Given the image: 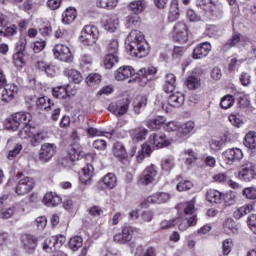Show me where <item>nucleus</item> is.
Segmentation results:
<instances>
[{
  "label": "nucleus",
  "instance_id": "7c9ffc66",
  "mask_svg": "<svg viewBox=\"0 0 256 256\" xmlns=\"http://www.w3.org/2000/svg\"><path fill=\"white\" fill-rule=\"evenodd\" d=\"M206 200L209 201V203L221 205V203H223V194L217 190H209L206 193Z\"/></svg>",
  "mask_w": 256,
  "mask_h": 256
},
{
  "label": "nucleus",
  "instance_id": "e433bc0d",
  "mask_svg": "<svg viewBox=\"0 0 256 256\" xmlns=\"http://www.w3.org/2000/svg\"><path fill=\"white\" fill-rule=\"evenodd\" d=\"M243 143L248 149H256V133L253 131L248 132L244 137Z\"/></svg>",
  "mask_w": 256,
  "mask_h": 256
},
{
  "label": "nucleus",
  "instance_id": "393cba45",
  "mask_svg": "<svg viewBox=\"0 0 256 256\" xmlns=\"http://www.w3.org/2000/svg\"><path fill=\"white\" fill-rule=\"evenodd\" d=\"M112 153L118 161H123L127 158V150H125V146L121 142L114 143Z\"/></svg>",
  "mask_w": 256,
  "mask_h": 256
},
{
  "label": "nucleus",
  "instance_id": "3c124183",
  "mask_svg": "<svg viewBox=\"0 0 256 256\" xmlns=\"http://www.w3.org/2000/svg\"><path fill=\"white\" fill-rule=\"evenodd\" d=\"M69 247L72 249V251L81 249V247H83V238L81 236H75L71 238L69 241Z\"/></svg>",
  "mask_w": 256,
  "mask_h": 256
},
{
  "label": "nucleus",
  "instance_id": "473e14b6",
  "mask_svg": "<svg viewBox=\"0 0 256 256\" xmlns=\"http://www.w3.org/2000/svg\"><path fill=\"white\" fill-rule=\"evenodd\" d=\"M119 27V18L116 16L109 17L104 22L105 31H109V33H115Z\"/></svg>",
  "mask_w": 256,
  "mask_h": 256
},
{
  "label": "nucleus",
  "instance_id": "de8ad7c7",
  "mask_svg": "<svg viewBox=\"0 0 256 256\" xmlns=\"http://www.w3.org/2000/svg\"><path fill=\"white\" fill-rule=\"evenodd\" d=\"M65 241H67V238H65L64 235L52 236L49 238V243L53 244L54 249H59L60 247H63Z\"/></svg>",
  "mask_w": 256,
  "mask_h": 256
},
{
  "label": "nucleus",
  "instance_id": "c85d7f7f",
  "mask_svg": "<svg viewBox=\"0 0 256 256\" xmlns=\"http://www.w3.org/2000/svg\"><path fill=\"white\" fill-rule=\"evenodd\" d=\"M145 7H147V4L144 0H135L129 3L128 9L133 13L134 15H139V13H143L145 11Z\"/></svg>",
  "mask_w": 256,
  "mask_h": 256
},
{
  "label": "nucleus",
  "instance_id": "0e129e2a",
  "mask_svg": "<svg viewBox=\"0 0 256 256\" xmlns=\"http://www.w3.org/2000/svg\"><path fill=\"white\" fill-rule=\"evenodd\" d=\"M184 89H187L190 93L193 91V72H190L184 81Z\"/></svg>",
  "mask_w": 256,
  "mask_h": 256
},
{
  "label": "nucleus",
  "instance_id": "dca6fc26",
  "mask_svg": "<svg viewBox=\"0 0 256 256\" xmlns=\"http://www.w3.org/2000/svg\"><path fill=\"white\" fill-rule=\"evenodd\" d=\"M222 157H224L228 163H235V161H241V159H243V151L239 148H230L223 152Z\"/></svg>",
  "mask_w": 256,
  "mask_h": 256
},
{
  "label": "nucleus",
  "instance_id": "c03bdc74",
  "mask_svg": "<svg viewBox=\"0 0 256 256\" xmlns=\"http://www.w3.org/2000/svg\"><path fill=\"white\" fill-rule=\"evenodd\" d=\"M116 63H119V57H117V54H107L105 56L104 67L106 69H113Z\"/></svg>",
  "mask_w": 256,
  "mask_h": 256
},
{
  "label": "nucleus",
  "instance_id": "b1692460",
  "mask_svg": "<svg viewBox=\"0 0 256 256\" xmlns=\"http://www.w3.org/2000/svg\"><path fill=\"white\" fill-rule=\"evenodd\" d=\"M171 199V196H169V193L165 192H157L153 194L152 196H149L147 198L148 203H158V205H161L163 203H167Z\"/></svg>",
  "mask_w": 256,
  "mask_h": 256
},
{
  "label": "nucleus",
  "instance_id": "603ef678",
  "mask_svg": "<svg viewBox=\"0 0 256 256\" xmlns=\"http://www.w3.org/2000/svg\"><path fill=\"white\" fill-rule=\"evenodd\" d=\"M222 201H224L227 206L235 205V203H237V194L235 192L223 194Z\"/></svg>",
  "mask_w": 256,
  "mask_h": 256
},
{
  "label": "nucleus",
  "instance_id": "58836bf2",
  "mask_svg": "<svg viewBox=\"0 0 256 256\" xmlns=\"http://www.w3.org/2000/svg\"><path fill=\"white\" fill-rule=\"evenodd\" d=\"M45 140V133L43 131H37L35 130L30 138V144L32 147H38V145H41L42 141Z\"/></svg>",
  "mask_w": 256,
  "mask_h": 256
},
{
  "label": "nucleus",
  "instance_id": "4c0bfd02",
  "mask_svg": "<svg viewBox=\"0 0 256 256\" xmlns=\"http://www.w3.org/2000/svg\"><path fill=\"white\" fill-rule=\"evenodd\" d=\"M147 133H149V130L140 127L132 130L131 137L134 141H143L147 137Z\"/></svg>",
  "mask_w": 256,
  "mask_h": 256
},
{
  "label": "nucleus",
  "instance_id": "4be33fe9",
  "mask_svg": "<svg viewBox=\"0 0 256 256\" xmlns=\"http://www.w3.org/2000/svg\"><path fill=\"white\" fill-rule=\"evenodd\" d=\"M185 103V94L181 92H175L172 95L168 97L167 104L169 107H174L175 109H178V107H181Z\"/></svg>",
  "mask_w": 256,
  "mask_h": 256
},
{
  "label": "nucleus",
  "instance_id": "a211bd4d",
  "mask_svg": "<svg viewBox=\"0 0 256 256\" xmlns=\"http://www.w3.org/2000/svg\"><path fill=\"white\" fill-rule=\"evenodd\" d=\"M249 38L245 36H241L239 33H234L230 39L224 44L223 49L224 51H229L232 47H237L239 43H247Z\"/></svg>",
  "mask_w": 256,
  "mask_h": 256
},
{
  "label": "nucleus",
  "instance_id": "6ab92c4d",
  "mask_svg": "<svg viewBox=\"0 0 256 256\" xmlns=\"http://www.w3.org/2000/svg\"><path fill=\"white\" fill-rule=\"evenodd\" d=\"M177 83V77H175V74L173 73H166L164 75V85L163 89L165 93H173L175 91V87Z\"/></svg>",
  "mask_w": 256,
  "mask_h": 256
},
{
  "label": "nucleus",
  "instance_id": "f8f14e48",
  "mask_svg": "<svg viewBox=\"0 0 256 256\" xmlns=\"http://www.w3.org/2000/svg\"><path fill=\"white\" fill-rule=\"evenodd\" d=\"M116 81H125L132 77L134 81H137V73L131 66H122L118 68L114 73Z\"/></svg>",
  "mask_w": 256,
  "mask_h": 256
},
{
  "label": "nucleus",
  "instance_id": "4468645a",
  "mask_svg": "<svg viewBox=\"0 0 256 256\" xmlns=\"http://www.w3.org/2000/svg\"><path fill=\"white\" fill-rule=\"evenodd\" d=\"M117 185V176L113 173H108L102 180H100L96 187L100 191H105V189H114Z\"/></svg>",
  "mask_w": 256,
  "mask_h": 256
},
{
  "label": "nucleus",
  "instance_id": "69168bd1",
  "mask_svg": "<svg viewBox=\"0 0 256 256\" xmlns=\"http://www.w3.org/2000/svg\"><path fill=\"white\" fill-rule=\"evenodd\" d=\"M38 231H43L47 227V217L40 216L35 220Z\"/></svg>",
  "mask_w": 256,
  "mask_h": 256
},
{
  "label": "nucleus",
  "instance_id": "ea45409f",
  "mask_svg": "<svg viewBox=\"0 0 256 256\" xmlns=\"http://www.w3.org/2000/svg\"><path fill=\"white\" fill-rule=\"evenodd\" d=\"M36 106L39 107V109H44V111H47V109L55 107V104L51 102V99L44 96L36 100Z\"/></svg>",
  "mask_w": 256,
  "mask_h": 256
},
{
  "label": "nucleus",
  "instance_id": "c9c22d12",
  "mask_svg": "<svg viewBox=\"0 0 256 256\" xmlns=\"http://www.w3.org/2000/svg\"><path fill=\"white\" fill-rule=\"evenodd\" d=\"M23 128L19 131L18 135L20 139H31L35 133V127H31L29 123L22 124Z\"/></svg>",
  "mask_w": 256,
  "mask_h": 256
},
{
  "label": "nucleus",
  "instance_id": "e2e57ef3",
  "mask_svg": "<svg viewBox=\"0 0 256 256\" xmlns=\"http://www.w3.org/2000/svg\"><path fill=\"white\" fill-rule=\"evenodd\" d=\"M193 187V183L191 181L184 180L177 184L176 189L177 191H189Z\"/></svg>",
  "mask_w": 256,
  "mask_h": 256
},
{
  "label": "nucleus",
  "instance_id": "a19ab883",
  "mask_svg": "<svg viewBox=\"0 0 256 256\" xmlns=\"http://www.w3.org/2000/svg\"><path fill=\"white\" fill-rule=\"evenodd\" d=\"M139 25H141V17H139V14H132L126 18V27L128 29L139 27Z\"/></svg>",
  "mask_w": 256,
  "mask_h": 256
},
{
  "label": "nucleus",
  "instance_id": "a18cd8bd",
  "mask_svg": "<svg viewBox=\"0 0 256 256\" xmlns=\"http://www.w3.org/2000/svg\"><path fill=\"white\" fill-rule=\"evenodd\" d=\"M119 0H97L96 5L100 9H115Z\"/></svg>",
  "mask_w": 256,
  "mask_h": 256
},
{
  "label": "nucleus",
  "instance_id": "338daca9",
  "mask_svg": "<svg viewBox=\"0 0 256 256\" xmlns=\"http://www.w3.org/2000/svg\"><path fill=\"white\" fill-rule=\"evenodd\" d=\"M243 195L246 199L255 200L256 199V189L253 187L245 188L243 190Z\"/></svg>",
  "mask_w": 256,
  "mask_h": 256
},
{
  "label": "nucleus",
  "instance_id": "864d4df0",
  "mask_svg": "<svg viewBox=\"0 0 256 256\" xmlns=\"http://www.w3.org/2000/svg\"><path fill=\"white\" fill-rule=\"evenodd\" d=\"M52 95L56 99H65V97L67 96V87L57 86V87L53 88Z\"/></svg>",
  "mask_w": 256,
  "mask_h": 256
},
{
  "label": "nucleus",
  "instance_id": "423d86ee",
  "mask_svg": "<svg viewBox=\"0 0 256 256\" xmlns=\"http://www.w3.org/2000/svg\"><path fill=\"white\" fill-rule=\"evenodd\" d=\"M155 75H157V68H142L136 73V81L139 83L140 87H145L148 81L155 79Z\"/></svg>",
  "mask_w": 256,
  "mask_h": 256
},
{
  "label": "nucleus",
  "instance_id": "774afa93",
  "mask_svg": "<svg viewBox=\"0 0 256 256\" xmlns=\"http://www.w3.org/2000/svg\"><path fill=\"white\" fill-rule=\"evenodd\" d=\"M248 226L251 229V231H253V233L256 235V214H252L249 218H248Z\"/></svg>",
  "mask_w": 256,
  "mask_h": 256
},
{
  "label": "nucleus",
  "instance_id": "6e6d98bb",
  "mask_svg": "<svg viewBox=\"0 0 256 256\" xmlns=\"http://www.w3.org/2000/svg\"><path fill=\"white\" fill-rule=\"evenodd\" d=\"M161 167L163 171H171L175 167V158L169 156L161 161Z\"/></svg>",
  "mask_w": 256,
  "mask_h": 256
},
{
  "label": "nucleus",
  "instance_id": "7ed1b4c3",
  "mask_svg": "<svg viewBox=\"0 0 256 256\" xmlns=\"http://www.w3.org/2000/svg\"><path fill=\"white\" fill-rule=\"evenodd\" d=\"M31 114L27 112H18L12 114L5 120V128L8 131H17L21 125H27V123L31 122Z\"/></svg>",
  "mask_w": 256,
  "mask_h": 256
},
{
  "label": "nucleus",
  "instance_id": "8fccbe9b",
  "mask_svg": "<svg viewBox=\"0 0 256 256\" xmlns=\"http://www.w3.org/2000/svg\"><path fill=\"white\" fill-rule=\"evenodd\" d=\"M181 159L185 165L188 167H191L193 165V150L192 149H187L184 150L181 154Z\"/></svg>",
  "mask_w": 256,
  "mask_h": 256
},
{
  "label": "nucleus",
  "instance_id": "9b49d317",
  "mask_svg": "<svg viewBox=\"0 0 256 256\" xmlns=\"http://www.w3.org/2000/svg\"><path fill=\"white\" fill-rule=\"evenodd\" d=\"M239 177L242 181H246L247 183L256 181L255 165L251 162L242 165L239 171Z\"/></svg>",
  "mask_w": 256,
  "mask_h": 256
},
{
  "label": "nucleus",
  "instance_id": "0eeeda50",
  "mask_svg": "<svg viewBox=\"0 0 256 256\" xmlns=\"http://www.w3.org/2000/svg\"><path fill=\"white\" fill-rule=\"evenodd\" d=\"M32 189H35V179L26 176L18 181L15 187V193L16 195L23 196L31 193Z\"/></svg>",
  "mask_w": 256,
  "mask_h": 256
},
{
  "label": "nucleus",
  "instance_id": "ddd939ff",
  "mask_svg": "<svg viewBox=\"0 0 256 256\" xmlns=\"http://www.w3.org/2000/svg\"><path fill=\"white\" fill-rule=\"evenodd\" d=\"M149 143L156 149H163V147H169V145H171V142H169L167 136L163 132L150 135Z\"/></svg>",
  "mask_w": 256,
  "mask_h": 256
},
{
  "label": "nucleus",
  "instance_id": "5701e85b",
  "mask_svg": "<svg viewBox=\"0 0 256 256\" xmlns=\"http://www.w3.org/2000/svg\"><path fill=\"white\" fill-rule=\"evenodd\" d=\"M95 169L93 168V165L88 164L86 165L80 174V182L83 185H89L93 179V172Z\"/></svg>",
  "mask_w": 256,
  "mask_h": 256
},
{
  "label": "nucleus",
  "instance_id": "c756f323",
  "mask_svg": "<svg viewBox=\"0 0 256 256\" xmlns=\"http://www.w3.org/2000/svg\"><path fill=\"white\" fill-rule=\"evenodd\" d=\"M179 4L177 0H172L170 3V9L168 13V21L169 23H175L179 19Z\"/></svg>",
  "mask_w": 256,
  "mask_h": 256
},
{
  "label": "nucleus",
  "instance_id": "aec40b11",
  "mask_svg": "<svg viewBox=\"0 0 256 256\" xmlns=\"http://www.w3.org/2000/svg\"><path fill=\"white\" fill-rule=\"evenodd\" d=\"M5 25V15L0 12V41L3 39V37H13L15 33H17V26L12 25L9 26L3 31L1 27Z\"/></svg>",
  "mask_w": 256,
  "mask_h": 256
},
{
  "label": "nucleus",
  "instance_id": "1a4fd4ad",
  "mask_svg": "<svg viewBox=\"0 0 256 256\" xmlns=\"http://www.w3.org/2000/svg\"><path fill=\"white\" fill-rule=\"evenodd\" d=\"M188 39L189 34L187 32V24L178 22L177 25H175L173 28L172 40L175 43H187Z\"/></svg>",
  "mask_w": 256,
  "mask_h": 256
},
{
  "label": "nucleus",
  "instance_id": "052dcab7",
  "mask_svg": "<svg viewBox=\"0 0 256 256\" xmlns=\"http://www.w3.org/2000/svg\"><path fill=\"white\" fill-rule=\"evenodd\" d=\"M39 32L40 34L43 36V37H49V35L51 33H53V28L51 27V23L47 22V23H44L40 29H39Z\"/></svg>",
  "mask_w": 256,
  "mask_h": 256
},
{
  "label": "nucleus",
  "instance_id": "2f4dec72",
  "mask_svg": "<svg viewBox=\"0 0 256 256\" xmlns=\"http://www.w3.org/2000/svg\"><path fill=\"white\" fill-rule=\"evenodd\" d=\"M77 19V10L75 8H68L62 14V22L65 25H71Z\"/></svg>",
  "mask_w": 256,
  "mask_h": 256
},
{
  "label": "nucleus",
  "instance_id": "79ce46f5",
  "mask_svg": "<svg viewBox=\"0 0 256 256\" xmlns=\"http://www.w3.org/2000/svg\"><path fill=\"white\" fill-rule=\"evenodd\" d=\"M251 211H253V205L248 204V205L242 206V207L238 208L236 211H234L233 217L235 219H241V217L248 215V213H251Z\"/></svg>",
  "mask_w": 256,
  "mask_h": 256
},
{
  "label": "nucleus",
  "instance_id": "680f3d73",
  "mask_svg": "<svg viewBox=\"0 0 256 256\" xmlns=\"http://www.w3.org/2000/svg\"><path fill=\"white\" fill-rule=\"evenodd\" d=\"M21 149H23V146L21 144H16L14 148L8 152L7 158L10 161H13V159H15V157H17L18 154L21 153Z\"/></svg>",
  "mask_w": 256,
  "mask_h": 256
},
{
  "label": "nucleus",
  "instance_id": "2eb2a0df",
  "mask_svg": "<svg viewBox=\"0 0 256 256\" xmlns=\"http://www.w3.org/2000/svg\"><path fill=\"white\" fill-rule=\"evenodd\" d=\"M133 239V228L126 226L122 229V233H118L114 236V241L120 245H125Z\"/></svg>",
  "mask_w": 256,
  "mask_h": 256
},
{
  "label": "nucleus",
  "instance_id": "f257e3e1",
  "mask_svg": "<svg viewBox=\"0 0 256 256\" xmlns=\"http://www.w3.org/2000/svg\"><path fill=\"white\" fill-rule=\"evenodd\" d=\"M126 49L132 57L143 59L149 55V44L145 41V35L139 30H132L126 38Z\"/></svg>",
  "mask_w": 256,
  "mask_h": 256
},
{
  "label": "nucleus",
  "instance_id": "a878e982",
  "mask_svg": "<svg viewBox=\"0 0 256 256\" xmlns=\"http://www.w3.org/2000/svg\"><path fill=\"white\" fill-rule=\"evenodd\" d=\"M17 53L13 55V64L15 67L21 68L25 64V61L23 60V51H25V43L21 42L17 46Z\"/></svg>",
  "mask_w": 256,
  "mask_h": 256
},
{
  "label": "nucleus",
  "instance_id": "13d9d810",
  "mask_svg": "<svg viewBox=\"0 0 256 256\" xmlns=\"http://www.w3.org/2000/svg\"><path fill=\"white\" fill-rule=\"evenodd\" d=\"M107 51L109 55H117L119 51V42L116 39H112L107 44Z\"/></svg>",
  "mask_w": 256,
  "mask_h": 256
},
{
  "label": "nucleus",
  "instance_id": "39448f33",
  "mask_svg": "<svg viewBox=\"0 0 256 256\" xmlns=\"http://www.w3.org/2000/svg\"><path fill=\"white\" fill-rule=\"evenodd\" d=\"M157 175H159L157 166H155V164H151L141 173L138 178V183L144 186L151 185V183L157 179Z\"/></svg>",
  "mask_w": 256,
  "mask_h": 256
},
{
  "label": "nucleus",
  "instance_id": "49530a36",
  "mask_svg": "<svg viewBox=\"0 0 256 256\" xmlns=\"http://www.w3.org/2000/svg\"><path fill=\"white\" fill-rule=\"evenodd\" d=\"M86 83L88 87H97L101 84V75L97 73H92L86 78Z\"/></svg>",
  "mask_w": 256,
  "mask_h": 256
},
{
  "label": "nucleus",
  "instance_id": "f03ea898",
  "mask_svg": "<svg viewBox=\"0 0 256 256\" xmlns=\"http://www.w3.org/2000/svg\"><path fill=\"white\" fill-rule=\"evenodd\" d=\"M179 213L183 211L181 217L176 218V224L180 231H187L193 225V202L181 203L177 206Z\"/></svg>",
  "mask_w": 256,
  "mask_h": 256
},
{
  "label": "nucleus",
  "instance_id": "37998d69",
  "mask_svg": "<svg viewBox=\"0 0 256 256\" xmlns=\"http://www.w3.org/2000/svg\"><path fill=\"white\" fill-rule=\"evenodd\" d=\"M25 249H35L37 247V238L31 234H26L23 237Z\"/></svg>",
  "mask_w": 256,
  "mask_h": 256
},
{
  "label": "nucleus",
  "instance_id": "09e8293b",
  "mask_svg": "<svg viewBox=\"0 0 256 256\" xmlns=\"http://www.w3.org/2000/svg\"><path fill=\"white\" fill-rule=\"evenodd\" d=\"M163 123H165V117L163 116H157L156 118L150 120L147 123V127H149V129H160L161 125H163Z\"/></svg>",
  "mask_w": 256,
  "mask_h": 256
},
{
  "label": "nucleus",
  "instance_id": "f3484780",
  "mask_svg": "<svg viewBox=\"0 0 256 256\" xmlns=\"http://www.w3.org/2000/svg\"><path fill=\"white\" fill-rule=\"evenodd\" d=\"M83 155V148L79 143L75 142L68 148L66 157L73 163L74 161H79V157H83Z\"/></svg>",
  "mask_w": 256,
  "mask_h": 256
},
{
  "label": "nucleus",
  "instance_id": "5fc2aeb1",
  "mask_svg": "<svg viewBox=\"0 0 256 256\" xmlns=\"http://www.w3.org/2000/svg\"><path fill=\"white\" fill-rule=\"evenodd\" d=\"M68 79L73 83L79 84L81 81H83V76L81 75V72L72 69L68 71Z\"/></svg>",
  "mask_w": 256,
  "mask_h": 256
},
{
  "label": "nucleus",
  "instance_id": "9d476101",
  "mask_svg": "<svg viewBox=\"0 0 256 256\" xmlns=\"http://www.w3.org/2000/svg\"><path fill=\"white\" fill-rule=\"evenodd\" d=\"M57 153V146L52 143H44L39 151V159L42 163H49Z\"/></svg>",
  "mask_w": 256,
  "mask_h": 256
},
{
  "label": "nucleus",
  "instance_id": "412c9836",
  "mask_svg": "<svg viewBox=\"0 0 256 256\" xmlns=\"http://www.w3.org/2000/svg\"><path fill=\"white\" fill-rule=\"evenodd\" d=\"M211 52V44L204 42L193 50V59H203Z\"/></svg>",
  "mask_w": 256,
  "mask_h": 256
},
{
  "label": "nucleus",
  "instance_id": "cd10ccee",
  "mask_svg": "<svg viewBox=\"0 0 256 256\" xmlns=\"http://www.w3.org/2000/svg\"><path fill=\"white\" fill-rule=\"evenodd\" d=\"M43 203L47 207H57L61 203V197L53 192H48L43 198Z\"/></svg>",
  "mask_w": 256,
  "mask_h": 256
},
{
  "label": "nucleus",
  "instance_id": "f704fd0d",
  "mask_svg": "<svg viewBox=\"0 0 256 256\" xmlns=\"http://www.w3.org/2000/svg\"><path fill=\"white\" fill-rule=\"evenodd\" d=\"M227 142V136H223L217 139H211L209 141L211 151H221L223 147H225V143Z\"/></svg>",
  "mask_w": 256,
  "mask_h": 256
},
{
  "label": "nucleus",
  "instance_id": "bb28decb",
  "mask_svg": "<svg viewBox=\"0 0 256 256\" xmlns=\"http://www.w3.org/2000/svg\"><path fill=\"white\" fill-rule=\"evenodd\" d=\"M36 69L39 71H44L47 77H55L57 72L55 71V66L47 64L45 61L41 60L36 63Z\"/></svg>",
  "mask_w": 256,
  "mask_h": 256
},
{
  "label": "nucleus",
  "instance_id": "6e6552de",
  "mask_svg": "<svg viewBox=\"0 0 256 256\" xmlns=\"http://www.w3.org/2000/svg\"><path fill=\"white\" fill-rule=\"evenodd\" d=\"M53 53L55 59L64 61V63H73V53H71V49H69L67 45L56 44Z\"/></svg>",
  "mask_w": 256,
  "mask_h": 256
},
{
  "label": "nucleus",
  "instance_id": "72a5a7b5",
  "mask_svg": "<svg viewBox=\"0 0 256 256\" xmlns=\"http://www.w3.org/2000/svg\"><path fill=\"white\" fill-rule=\"evenodd\" d=\"M191 131H193V121H188L178 128L176 135L180 138L187 137Z\"/></svg>",
  "mask_w": 256,
  "mask_h": 256
},
{
  "label": "nucleus",
  "instance_id": "20e7f679",
  "mask_svg": "<svg viewBox=\"0 0 256 256\" xmlns=\"http://www.w3.org/2000/svg\"><path fill=\"white\" fill-rule=\"evenodd\" d=\"M97 39H99V29L93 25L84 26L79 37L81 44L91 47L97 43Z\"/></svg>",
  "mask_w": 256,
  "mask_h": 256
},
{
  "label": "nucleus",
  "instance_id": "4d7b16f0",
  "mask_svg": "<svg viewBox=\"0 0 256 256\" xmlns=\"http://www.w3.org/2000/svg\"><path fill=\"white\" fill-rule=\"evenodd\" d=\"M233 103H235L233 96L228 94L221 99L220 107L222 109H229L230 107H233Z\"/></svg>",
  "mask_w": 256,
  "mask_h": 256
},
{
  "label": "nucleus",
  "instance_id": "bf43d9fd",
  "mask_svg": "<svg viewBox=\"0 0 256 256\" xmlns=\"http://www.w3.org/2000/svg\"><path fill=\"white\" fill-rule=\"evenodd\" d=\"M147 106V98L145 97H140L138 100H136L134 102V112L136 113V115H139V113H141V109H143V107Z\"/></svg>",
  "mask_w": 256,
  "mask_h": 256
}]
</instances>
